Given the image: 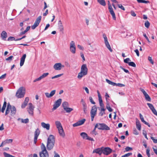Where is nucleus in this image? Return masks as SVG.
Here are the masks:
<instances>
[{
  "label": "nucleus",
  "mask_w": 157,
  "mask_h": 157,
  "mask_svg": "<svg viewBox=\"0 0 157 157\" xmlns=\"http://www.w3.org/2000/svg\"><path fill=\"white\" fill-rule=\"evenodd\" d=\"M103 36L104 39L105 43L108 42L107 37L106 36L105 34H103Z\"/></svg>",
  "instance_id": "ea45409f"
},
{
  "label": "nucleus",
  "mask_w": 157,
  "mask_h": 157,
  "mask_svg": "<svg viewBox=\"0 0 157 157\" xmlns=\"http://www.w3.org/2000/svg\"><path fill=\"white\" fill-rule=\"evenodd\" d=\"M130 61H131V60L129 58H127L125 59H124V62L125 63H128V64L129 63V62Z\"/></svg>",
  "instance_id": "49530a36"
},
{
  "label": "nucleus",
  "mask_w": 157,
  "mask_h": 157,
  "mask_svg": "<svg viewBox=\"0 0 157 157\" xmlns=\"http://www.w3.org/2000/svg\"><path fill=\"white\" fill-rule=\"evenodd\" d=\"M139 3H147L148 2V1L144 0H136Z\"/></svg>",
  "instance_id": "c03bdc74"
},
{
  "label": "nucleus",
  "mask_w": 157,
  "mask_h": 157,
  "mask_svg": "<svg viewBox=\"0 0 157 157\" xmlns=\"http://www.w3.org/2000/svg\"><path fill=\"white\" fill-rule=\"evenodd\" d=\"M55 143V137L53 135H50L48 139L47 148L48 150L52 149Z\"/></svg>",
  "instance_id": "f03ea898"
},
{
  "label": "nucleus",
  "mask_w": 157,
  "mask_h": 157,
  "mask_svg": "<svg viewBox=\"0 0 157 157\" xmlns=\"http://www.w3.org/2000/svg\"><path fill=\"white\" fill-rule=\"evenodd\" d=\"M25 93V89L23 87H20L17 90L16 96L18 98H23Z\"/></svg>",
  "instance_id": "20e7f679"
},
{
  "label": "nucleus",
  "mask_w": 157,
  "mask_h": 157,
  "mask_svg": "<svg viewBox=\"0 0 157 157\" xmlns=\"http://www.w3.org/2000/svg\"><path fill=\"white\" fill-rule=\"evenodd\" d=\"M85 121V119L79 121L76 123L73 124V126L74 127H75L81 125L84 123Z\"/></svg>",
  "instance_id": "5701e85b"
},
{
  "label": "nucleus",
  "mask_w": 157,
  "mask_h": 157,
  "mask_svg": "<svg viewBox=\"0 0 157 157\" xmlns=\"http://www.w3.org/2000/svg\"><path fill=\"white\" fill-rule=\"evenodd\" d=\"M6 144L9 143H11L13 141L12 139H7L4 141Z\"/></svg>",
  "instance_id": "a19ab883"
},
{
  "label": "nucleus",
  "mask_w": 157,
  "mask_h": 157,
  "mask_svg": "<svg viewBox=\"0 0 157 157\" xmlns=\"http://www.w3.org/2000/svg\"><path fill=\"white\" fill-rule=\"evenodd\" d=\"M148 60H149V61L152 64H153L154 61L152 59L151 57L149 56L148 57Z\"/></svg>",
  "instance_id": "3c124183"
},
{
  "label": "nucleus",
  "mask_w": 157,
  "mask_h": 157,
  "mask_svg": "<svg viewBox=\"0 0 157 157\" xmlns=\"http://www.w3.org/2000/svg\"><path fill=\"white\" fill-rule=\"evenodd\" d=\"M143 36L145 37V38L147 40V41L149 43H150L151 41L149 40V39L148 38V37L146 36V34L144 33L143 34Z\"/></svg>",
  "instance_id": "6e6d98bb"
},
{
  "label": "nucleus",
  "mask_w": 157,
  "mask_h": 157,
  "mask_svg": "<svg viewBox=\"0 0 157 157\" xmlns=\"http://www.w3.org/2000/svg\"><path fill=\"white\" fill-rule=\"evenodd\" d=\"M105 97L106 101H108L109 100L108 98L109 97V96L107 93H105Z\"/></svg>",
  "instance_id": "052dcab7"
},
{
  "label": "nucleus",
  "mask_w": 157,
  "mask_h": 157,
  "mask_svg": "<svg viewBox=\"0 0 157 157\" xmlns=\"http://www.w3.org/2000/svg\"><path fill=\"white\" fill-rule=\"evenodd\" d=\"M64 110L66 111L67 113H69L73 110V109L71 108H69L67 107L66 108H64Z\"/></svg>",
  "instance_id": "e433bc0d"
},
{
  "label": "nucleus",
  "mask_w": 157,
  "mask_h": 157,
  "mask_svg": "<svg viewBox=\"0 0 157 157\" xmlns=\"http://www.w3.org/2000/svg\"><path fill=\"white\" fill-rule=\"evenodd\" d=\"M153 149L154 151L155 154L157 155V147L155 146L153 147Z\"/></svg>",
  "instance_id": "864d4df0"
},
{
  "label": "nucleus",
  "mask_w": 157,
  "mask_h": 157,
  "mask_svg": "<svg viewBox=\"0 0 157 157\" xmlns=\"http://www.w3.org/2000/svg\"><path fill=\"white\" fill-rule=\"evenodd\" d=\"M147 105L149 106V108H150L151 110L152 111V113L155 115L157 116V112L156 110L155 109L153 105L150 103H147Z\"/></svg>",
  "instance_id": "a211bd4d"
},
{
  "label": "nucleus",
  "mask_w": 157,
  "mask_h": 157,
  "mask_svg": "<svg viewBox=\"0 0 157 157\" xmlns=\"http://www.w3.org/2000/svg\"><path fill=\"white\" fill-rule=\"evenodd\" d=\"M49 75L48 73H44L41 76L39 77V78H36L34 80H33V82H36L37 81H40L42 79L44 78L47 76Z\"/></svg>",
  "instance_id": "2eb2a0df"
},
{
  "label": "nucleus",
  "mask_w": 157,
  "mask_h": 157,
  "mask_svg": "<svg viewBox=\"0 0 157 157\" xmlns=\"http://www.w3.org/2000/svg\"><path fill=\"white\" fill-rule=\"evenodd\" d=\"M150 25V23L148 21H145V23H144V25L145 27L148 28L149 27Z\"/></svg>",
  "instance_id": "58836bf2"
},
{
  "label": "nucleus",
  "mask_w": 157,
  "mask_h": 157,
  "mask_svg": "<svg viewBox=\"0 0 157 157\" xmlns=\"http://www.w3.org/2000/svg\"><path fill=\"white\" fill-rule=\"evenodd\" d=\"M128 64L129 66H131L133 67H136V65L135 63L132 62H129Z\"/></svg>",
  "instance_id": "79ce46f5"
},
{
  "label": "nucleus",
  "mask_w": 157,
  "mask_h": 157,
  "mask_svg": "<svg viewBox=\"0 0 157 157\" xmlns=\"http://www.w3.org/2000/svg\"><path fill=\"white\" fill-rule=\"evenodd\" d=\"M7 36V33L5 31H3L1 34V37L2 39L4 40H6Z\"/></svg>",
  "instance_id": "cd10ccee"
},
{
  "label": "nucleus",
  "mask_w": 157,
  "mask_h": 157,
  "mask_svg": "<svg viewBox=\"0 0 157 157\" xmlns=\"http://www.w3.org/2000/svg\"><path fill=\"white\" fill-rule=\"evenodd\" d=\"M41 151L40 153V157H49L48 152L44 144L42 143L41 146Z\"/></svg>",
  "instance_id": "39448f33"
},
{
  "label": "nucleus",
  "mask_w": 157,
  "mask_h": 157,
  "mask_svg": "<svg viewBox=\"0 0 157 157\" xmlns=\"http://www.w3.org/2000/svg\"><path fill=\"white\" fill-rule=\"evenodd\" d=\"M132 155V153H128L125 154L124 155L125 157H128L130 155Z\"/></svg>",
  "instance_id": "0e129e2a"
},
{
  "label": "nucleus",
  "mask_w": 157,
  "mask_h": 157,
  "mask_svg": "<svg viewBox=\"0 0 157 157\" xmlns=\"http://www.w3.org/2000/svg\"><path fill=\"white\" fill-rule=\"evenodd\" d=\"M62 105L63 108V109H64V108H67L69 106V104L66 101H65L63 102Z\"/></svg>",
  "instance_id": "4c0bfd02"
},
{
  "label": "nucleus",
  "mask_w": 157,
  "mask_h": 157,
  "mask_svg": "<svg viewBox=\"0 0 157 157\" xmlns=\"http://www.w3.org/2000/svg\"><path fill=\"white\" fill-rule=\"evenodd\" d=\"M18 121H21V122L23 123L27 124L29 122V119L28 118H26L23 119L22 118H18L17 119Z\"/></svg>",
  "instance_id": "c85d7f7f"
},
{
  "label": "nucleus",
  "mask_w": 157,
  "mask_h": 157,
  "mask_svg": "<svg viewBox=\"0 0 157 157\" xmlns=\"http://www.w3.org/2000/svg\"><path fill=\"white\" fill-rule=\"evenodd\" d=\"M13 57V56H10L8 58L6 59V61H11L12 60V58Z\"/></svg>",
  "instance_id": "8fccbe9b"
},
{
  "label": "nucleus",
  "mask_w": 157,
  "mask_h": 157,
  "mask_svg": "<svg viewBox=\"0 0 157 157\" xmlns=\"http://www.w3.org/2000/svg\"><path fill=\"white\" fill-rule=\"evenodd\" d=\"M41 125L43 128H45L47 130H48L50 129V125L48 123L46 124L42 122L41 123Z\"/></svg>",
  "instance_id": "393cba45"
},
{
  "label": "nucleus",
  "mask_w": 157,
  "mask_h": 157,
  "mask_svg": "<svg viewBox=\"0 0 157 157\" xmlns=\"http://www.w3.org/2000/svg\"><path fill=\"white\" fill-rule=\"evenodd\" d=\"M40 133V131L38 128L36 129L34 133V143L35 144L36 142L38 137Z\"/></svg>",
  "instance_id": "f3484780"
},
{
  "label": "nucleus",
  "mask_w": 157,
  "mask_h": 157,
  "mask_svg": "<svg viewBox=\"0 0 157 157\" xmlns=\"http://www.w3.org/2000/svg\"><path fill=\"white\" fill-rule=\"evenodd\" d=\"M95 128H97L99 129L109 130V128L107 125L104 124H97L95 126Z\"/></svg>",
  "instance_id": "0eeeda50"
},
{
  "label": "nucleus",
  "mask_w": 157,
  "mask_h": 157,
  "mask_svg": "<svg viewBox=\"0 0 157 157\" xmlns=\"http://www.w3.org/2000/svg\"><path fill=\"white\" fill-rule=\"evenodd\" d=\"M26 54H24L23 55V56L21 59L20 66L21 67L24 64L25 61V59L26 57Z\"/></svg>",
  "instance_id": "a878e982"
},
{
  "label": "nucleus",
  "mask_w": 157,
  "mask_h": 157,
  "mask_svg": "<svg viewBox=\"0 0 157 157\" xmlns=\"http://www.w3.org/2000/svg\"><path fill=\"white\" fill-rule=\"evenodd\" d=\"M55 124L58 129L59 135L64 137L65 136V134L61 123L59 121H56L55 122Z\"/></svg>",
  "instance_id": "7ed1b4c3"
},
{
  "label": "nucleus",
  "mask_w": 157,
  "mask_h": 157,
  "mask_svg": "<svg viewBox=\"0 0 157 157\" xmlns=\"http://www.w3.org/2000/svg\"><path fill=\"white\" fill-rule=\"evenodd\" d=\"M106 47L108 48V49L109 50V51L112 52L113 51L112 49H111L109 43V42L105 43Z\"/></svg>",
  "instance_id": "72a5a7b5"
},
{
  "label": "nucleus",
  "mask_w": 157,
  "mask_h": 157,
  "mask_svg": "<svg viewBox=\"0 0 157 157\" xmlns=\"http://www.w3.org/2000/svg\"><path fill=\"white\" fill-rule=\"evenodd\" d=\"M106 47L108 48V49L109 50V51L112 52L113 51L112 49H111L109 43V42L105 43Z\"/></svg>",
  "instance_id": "473e14b6"
},
{
  "label": "nucleus",
  "mask_w": 157,
  "mask_h": 157,
  "mask_svg": "<svg viewBox=\"0 0 157 157\" xmlns=\"http://www.w3.org/2000/svg\"><path fill=\"white\" fill-rule=\"evenodd\" d=\"M63 74H59V75H55L54 76L52 77V78L53 79L55 78H57L60 77V76H62L63 75Z\"/></svg>",
  "instance_id": "a18cd8bd"
},
{
  "label": "nucleus",
  "mask_w": 157,
  "mask_h": 157,
  "mask_svg": "<svg viewBox=\"0 0 157 157\" xmlns=\"http://www.w3.org/2000/svg\"><path fill=\"white\" fill-rule=\"evenodd\" d=\"M11 105L10 104H8L5 114L6 115L10 113V108H11Z\"/></svg>",
  "instance_id": "c756f323"
},
{
  "label": "nucleus",
  "mask_w": 157,
  "mask_h": 157,
  "mask_svg": "<svg viewBox=\"0 0 157 157\" xmlns=\"http://www.w3.org/2000/svg\"><path fill=\"white\" fill-rule=\"evenodd\" d=\"M80 135L83 139L86 140V139L88 136L87 134L85 132H82L81 133Z\"/></svg>",
  "instance_id": "7c9ffc66"
},
{
  "label": "nucleus",
  "mask_w": 157,
  "mask_h": 157,
  "mask_svg": "<svg viewBox=\"0 0 157 157\" xmlns=\"http://www.w3.org/2000/svg\"><path fill=\"white\" fill-rule=\"evenodd\" d=\"M133 133L134 134L136 135H137L139 134L138 132L137 131L136 129L134 130Z\"/></svg>",
  "instance_id": "774afa93"
},
{
  "label": "nucleus",
  "mask_w": 157,
  "mask_h": 157,
  "mask_svg": "<svg viewBox=\"0 0 157 157\" xmlns=\"http://www.w3.org/2000/svg\"><path fill=\"white\" fill-rule=\"evenodd\" d=\"M80 55H81V57L83 59V61H85V57L84 56L82 52H81L80 53Z\"/></svg>",
  "instance_id": "680f3d73"
},
{
  "label": "nucleus",
  "mask_w": 157,
  "mask_h": 157,
  "mask_svg": "<svg viewBox=\"0 0 157 157\" xmlns=\"http://www.w3.org/2000/svg\"><path fill=\"white\" fill-rule=\"evenodd\" d=\"M88 71V69L86 64H82L81 67L80 71L78 74L77 78L79 79H81L83 77L87 74Z\"/></svg>",
  "instance_id": "f257e3e1"
},
{
  "label": "nucleus",
  "mask_w": 157,
  "mask_h": 157,
  "mask_svg": "<svg viewBox=\"0 0 157 157\" xmlns=\"http://www.w3.org/2000/svg\"><path fill=\"white\" fill-rule=\"evenodd\" d=\"M77 47L78 49L81 50L83 51L84 50V47L78 44L77 45Z\"/></svg>",
  "instance_id": "de8ad7c7"
},
{
  "label": "nucleus",
  "mask_w": 157,
  "mask_h": 157,
  "mask_svg": "<svg viewBox=\"0 0 157 157\" xmlns=\"http://www.w3.org/2000/svg\"><path fill=\"white\" fill-rule=\"evenodd\" d=\"M81 102H82V109L84 113H86L87 109V106L86 103L82 99L81 100Z\"/></svg>",
  "instance_id": "6ab92c4d"
},
{
  "label": "nucleus",
  "mask_w": 157,
  "mask_h": 157,
  "mask_svg": "<svg viewBox=\"0 0 157 157\" xmlns=\"http://www.w3.org/2000/svg\"><path fill=\"white\" fill-rule=\"evenodd\" d=\"M103 147L99 148L93 150V153H95L98 154L99 155H101L102 153Z\"/></svg>",
  "instance_id": "b1692460"
},
{
  "label": "nucleus",
  "mask_w": 157,
  "mask_h": 157,
  "mask_svg": "<svg viewBox=\"0 0 157 157\" xmlns=\"http://www.w3.org/2000/svg\"><path fill=\"white\" fill-rule=\"evenodd\" d=\"M141 91L143 93L145 97L146 100L147 101H151V98L146 91L143 89H141Z\"/></svg>",
  "instance_id": "aec40b11"
},
{
  "label": "nucleus",
  "mask_w": 157,
  "mask_h": 157,
  "mask_svg": "<svg viewBox=\"0 0 157 157\" xmlns=\"http://www.w3.org/2000/svg\"><path fill=\"white\" fill-rule=\"evenodd\" d=\"M10 115L12 116H14L16 113V109L14 106H11V108H10Z\"/></svg>",
  "instance_id": "bb28decb"
},
{
  "label": "nucleus",
  "mask_w": 157,
  "mask_h": 157,
  "mask_svg": "<svg viewBox=\"0 0 157 157\" xmlns=\"http://www.w3.org/2000/svg\"><path fill=\"white\" fill-rule=\"evenodd\" d=\"M58 26L59 31L63 33L64 30V27L62 21L61 20H59L58 21Z\"/></svg>",
  "instance_id": "4be33fe9"
},
{
  "label": "nucleus",
  "mask_w": 157,
  "mask_h": 157,
  "mask_svg": "<svg viewBox=\"0 0 157 157\" xmlns=\"http://www.w3.org/2000/svg\"><path fill=\"white\" fill-rule=\"evenodd\" d=\"M6 76V74H5L0 77V79H2L4 78Z\"/></svg>",
  "instance_id": "69168bd1"
},
{
  "label": "nucleus",
  "mask_w": 157,
  "mask_h": 157,
  "mask_svg": "<svg viewBox=\"0 0 157 157\" xmlns=\"http://www.w3.org/2000/svg\"><path fill=\"white\" fill-rule=\"evenodd\" d=\"M27 104L25 103L24 102L22 104L21 107L22 108H25L27 105Z\"/></svg>",
  "instance_id": "bf43d9fd"
},
{
  "label": "nucleus",
  "mask_w": 157,
  "mask_h": 157,
  "mask_svg": "<svg viewBox=\"0 0 157 157\" xmlns=\"http://www.w3.org/2000/svg\"><path fill=\"white\" fill-rule=\"evenodd\" d=\"M97 113V108L96 105L92 107L90 111V116L91 121H93L95 116L96 115Z\"/></svg>",
  "instance_id": "423d86ee"
},
{
  "label": "nucleus",
  "mask_w": 157,
  "mask_h": 157,
  "mask_svg": "<svg viewBox=\"0 0 157 157\" xmlns=\"http://www.w3.org/2000/svg\"><path fill=\"white\" fill-rule=\"evenodd\" d=\"M56 90H54L52 91L49 94L48 92L45 93V94L46 97L47 98H50L52 97L55 94Z\"/></svg>",
  "instance_id": "412c9836"
},
{
  "label": "nucleus",
  "mask_w": 157,
  "mask_h": 157,
  "mask_svg": "<svg viewBox=\"0 0 157 157\" xmlns=\"http://www.w3.org/2000/svg\"><path fill=\"white\" fill-rule=\"evenodd\" d=\"M108 9L111 15H112L113 18L114 20H116V17L115 13L113 11V9L112 7L111 4L109 1H108Z\"/></svg>",
  "instance_id": "9b49d317"
},
{
  "label": "nucleus",
  "mask_w": 157,
  "mask_h": 157,
  "mask_svg": "<svg viewBox=\"0 0 157 157\" xmlns=\"http://www.w3.org/2000/svg\"><path fill=\"white\" fill-rule=\"evenodd\" d=\"M62 102V99H59L57 100L53 105V109L55 110L60 105Z\"/></svg>",
  "instance_id": "dca6fc26"
},
{
  "label": "nucleus",
  "mask_w": 157,
  "mask_h": 157,
  "mask_svg": "<svg viewBox=\"0 0 157 157\" xmlns=\"http://www.w3.org/2000/svg\"><path fill=\"white\" fill-rule=\"evenodd\" d=\"M117 5L119 8H121V9L123 10H125L124 7L121 4H118Z\"/></svg>",
  "instance_id": "4d7b16f0"
},
{
  "label": "nucleus",
  "mask_w": 157,
  "mask_h": 157,
  "mask_svg": "<svg viewBox=\"0 0 157 157\" xmlns=\"http://www.w3.org/2000/svg\"><path fill=\"white\" fill-rule=\"evenodd\" d=\"M97 1L100 4L103 6H105L106 5L105 0H97Z\"/></svg>",
  "instance_id": "2f4dec72"
},
{
  "label": "nucleus",
  "mask_w": 157,
  "mask_h": 157,
  "mask_svg": "<svg viewBox=\"0 0 157 157\" xmlns=\"http://www.w3.org/2000/svg\"><path fill=\"white\" fill-rule=\"evenodd\" d=\"M6 101H5L4 102L3 106L1 110V112L3 113L4 112L5 109L6 108Z\"/></svg>",
  "instance_id": "f704fd0d"
},
{
  "label": "nucleus",
  "mask_w": 157,
  "mask_h": 157,
  "mask_svg": "<svg viewBox=\"0 0 157 157\" xmlns=\"http://www.w3.org/2000/svg\"><path fill=\"white\" fill-rule=\"evenodd\" d=\"M152 135H151V138L153 142L155 143L156 144L157 143V139H155L152 136Z\"/></svg>",
  "instance_id": "37998d69"
},
{
  "label": "nucleus",
  "mask_w": 157,
  "mask_h": 157,
  "mask_svg": "<svg viewBox=\"0 0 157 157\" xmlns=\"http://www.w3.org/2000/svg\"><path fill=\"white\" fill-rule=\"evenodd\" d=\"M64 67V66L61 63H56L53 66L54 69L56 71L60 70L62 68Z\"/></svg>",
  "instance_id": "ddd939ff"
},
{
  "label": "nucleus",
  "mask_w": 157,
  "mask_h": 157,
  "mask_svg": "<svg viewBox=\"0 0 157 157\" xmlns=\"http://www.w3.org/2000/svg\"><path fill=\"white\" fill-rule=\"evenodd\" d=\"M136 128H137V129L139 130H140L141 126V125H140V122L139 121H137L136 122Z\"/></svg>",
  "instance_id": "c9c22d12"
},
{
  "label": "nucleus",
  "mask_w": 157,
  "mask_h": 157,
  "mask_svg": "<svg viewBox=\"0 0 157 157\" xmlns=\"http://www.w3.org/2000/svg\"><path fill=\"white\" fill-rule=\"evenodd\" d=\"M34 108V107L32 103H29L27 109L29 114L32 115H33Z\"/></svg>",
  "instance_id": "9d476101"
},
{
  "label": "nucleus",
  "mask_w": 157,
  "mask_h": 157,
  "mask_svg": "<svg viewBox=\"0 0 157 157\" xmlns=\"http://www.w3.org/2000/svg\"><path fill=\"white\" fill-rule=\"evenodd\" d=\"M125 150L126 151H129V150H132V147H127L125 148Z\"/></svg>",
  "instance_id": "5fc2aeb1"
},
{
  "label": "nucleus",
  "mask_w": 157,
  "mask_h": 157,
  "mask_svg": "<svg viewBox=\"0 0 157 157\" xmlns=\"http://www.w3.org/2000/svg\"><path fill=\"white\" fill-rule=\"evenodd\" d=\"M89 99L90 102L92 104H95V103L94 101L93 100V99L91 97H89Z\"/></svg>",
  "instance_id": "603ef678"
},
{
  "label": "nucleus",
  "mask_w": 157,
  "mask_h": 157,
  "mask_svg": "<svg viewBox=\"0 0 157 157\" xmlns=\"http://www.w3.org/2000/svg\"><path fill=\"white\" fill-rule=\"evenodd\" d=\"M150 150L149 148H147L146 150V154L148 157H150Z\"/></svg>",
  "instance_id": "09e8293b"
},
{
  "label": "nucleus",
  "mask_w": 157,
  "mask_h": 157,
  "mask_svg": "<svg viewBox=\"0 0 157 157\" xmlns=\"http://www.w3.org/2000/svg\"><path fill=\"white\" fill-rule=\"evenodd\" d=\"M105 109H104V111H103V110H101V112H100V115L101 116H103V115L104 114H105Z\"/></svg>",
  "instance_id": "13d9d810"
},
{
  "label": "nucleus",
  "mask_w": 157,
  "mask_h": 157,
  "mask_svg": "<svg viewBox=\"0 0 157 157\" xmlns=\"http://www.w3.org/2000/svg\"><path fill=\"white\" fill-rule=\"evenodd\" d=\"M76 46L75 42L72 41L70 44V51L72 54H75L76 52Z\"/></svg>",
  "instance_id": "1a4fd4ad"
},
{
  "label": "nucleus",
  "mask_w": 157,
  "mask_h": 157,
  "mask_svg": "<svg viewBox=\"0 0 157 157\" xmlns=\"http://www.w3.org/2000/svg\"><path fill=\"white\" fill-rule=\"evenodd\" d=\"M116 86L119 87H124L125 86V85L124 84L121 83H117Z\"/></svg>",
  "instance_id": "e2e57ef3"
},
{
  "label": "nucleus",
  "mask_w": 157,
  "mask_h": 157,
  "mask_svg": "<svg viewBox=\"0 0 157 157\" xmlns=\"http://www.w3.org/2000/svg\"><path fill=\"white\" fill-rule=\"evenodd\" d=\"M29 98L28 97H26L25 98L24 102L28 104L29 101Z\"/></svg>",
  "instance_id": "338daca9"
},
{
  "label": "nucleus",
  "mask_w": 157,
  "mask_h": 157,
  "mask_svg": "<svg viewBox=\"0 0 157 157\" xmlns=\"http://www.w3.org/2000/svg\"><path fill=\"white\" fill-rule=\"evenodd\" d=\"M97 93L98 94V101L99 102V104L100 106L101 110H103L104 111V104L103 103V101L102 99V98L101 96L98 91V90L97 91Z\"/></svg>",
  "instance_id": "6e6552de"
},
{
  "label": "nucleus",
  "mask_w": 157,
  "mask_h": 157,
  "mask_svg": "<svg viewBox=\"0 0 157 157\" xmlns=\"http://www.w3.org/2000/svg\"><path fill=\"white\" fill-rule=\"evenodd\" d=\"M41 17V16H39L36 18L34 24L31 26V28L33 29H35L39 25L40 22Z\"/></svg>",
  "instance_id": "f8f14e48"
},
{
  "label": "nucleus",
  "mask_w": 157,
  "mask_h": 157,
  "mask_svg": "<svg viewBox=\"0 0 157 157\" xmlns=\"http://www.w3.org/2000/svg\"><path fill=\"white\" fill-rule=\"evenodd\" d=\"M103 147L102 153L105 155H109L112 152V149L108 147L104 148Z\"/></svg>",
  "instance_id": "4468645a"
}]
</instances>
